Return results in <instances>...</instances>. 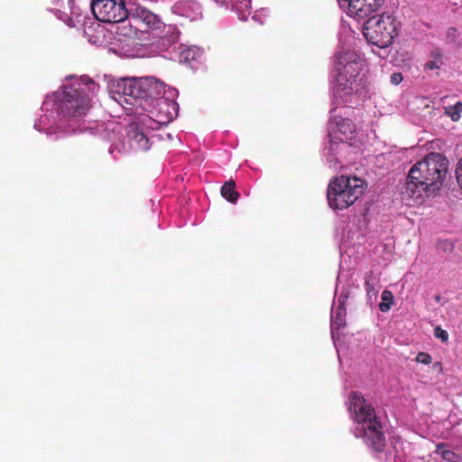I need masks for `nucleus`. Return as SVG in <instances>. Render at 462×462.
<instances>
[{
    "label": "nucleus",
    "mask_w": 462,
    "mask_h": 462,
    "mask_svg": "<svg viewBox=\"0 0 462 462\" xmlns=\"http://www.w3.org/2000/svg\"><path fill=\"white\" fill-rule=\"evenodd\" d=\"M448 171V159L438 152H431L414 164L400 189L404 204L414 207L420 204L425 197L438 191L442 187Z\"/></svg>",
    "instance_id": "obj_1"
},
{
    "label": "nucleus",
    "mask_w": 462,
    "mask_h": 462,
    "mask_svg": "<svg viewBox=\"0 0 462 462\" xmlns=\"http://www.w3.org/2000/svg\"><path fill=\"white\" fill-rule=\"evenodd\" d=\"M110 95L120 105L145 106L164 97L165 86L158 79H125L110 86Z\"/></svg>",
    "instance_id": "obj_2"
},
{
    "label": "nucleus",
    "mask_w": 462,
    "mask_h": 462,
    "mask_svg": "<svg viewBox=\"0 0 462 462\" xmlns=\"http://www.w3.org/2000/svg\"><path fill=\"white\" fill-rule=\"evenodd\" d=\"M348 410L354 415V420L363 425L365 444L377 453L383 452L385 436L374 406L367 402L362 393L353 392L348 396Z\"/></svg>",
    "instance_id": "obj_3"
},
{
    "label": "nucleus",
    "mask_w": 462,
    "mask_h": 462,
    "mask_svg": "<svg viewBox=\"0 0 462 462\" xmlns=\"http://www.w3.org/2000/svg\"><path fill=\"white\" fill-rule=\"evenodd\" d=\"M362 60L353 51L337 54L335 94L345 102L353 95H359L364 89L365 81L360 75Z\"/></svg>",
    "instance_id": "obj_4"
},
{
    "label": "nucleus",
    "mask_w": 462,
    "mask_h": 462,
    "mask_svg": "<svg viewBox=\"0 0 462 462\" xmlns=\"http://www.w3.org/2000/svg\"><path fill=\"white\" fill-rule=\"evenodd\" d=\"M365 181L358 177H336L327 189L331 208L344 209L352 206L365 192Z\"/></svg>",
    "instance_id": "obj_5"
},
{
    "label": "nucleus",
    "mask_w": 462,
    "mask_h": 462,
    "mask_svg": "<svg viewBox=\"0 0 462 462\" xmlns=\"http://www.w3.org/2000/svg\"><path fill=\"white\" fill-rule=\"evenodd\" d=\"M399 22L396 17L389 13L373 16L367 19L364 24V36L369 43L378 48L385 49L393 44V41L398 35Z\"/></svg>",
    "instance_id": "obj_6"
},
{
    "label": "nucleus",
    "mask_w": 462,
    "mask_h": 462,
    "mask_svg": "<svg viewBox=\"0 0 462 462\" xmlns=\"http://www.w3.org/2000/svg\"><path fill=\"white\" fill-rule=\"evenodd\" d=\"M90 103L91 99L83 89L65 87L62 89L60 109L64 117L80 118L91 107Z\"/></svg>",
    "instance_id": "obj_7"
},
{
    "label": "nucleus",
    "mask_w": 462,
    "mask_h": 462,
    "mask_svg": "<svg viewBox=\"0 0 462 462\" xmlns=\"http://www.w3.org/2000/svg\"><path fill=\"white\" fill-rule=\"evenodd\" d=\"M91 10L95 18L103 23H118L128 16L125 0H92Z\"/></svg>",
    "instance_id": "obj_8"
},
{
    "label": "nucleus",
    "mask_w": 462,
    "mask_h": 462,
    "mask_svg": "<svg viewBox=\"0 0 462 462\" xmlns=\"http://www.w3.org/2000/svg\"><path fill=\"white\" fill-rule=\"evenodd\" d=\"M347 5V14L359 21L376 12L384 0H341Z\"/></svg>",
    "instance_id": "obj_9"
},
{
    "label": "nucleus",
    "mask_w": 462,
    "mask_h": 462,
    "mask_svg": "<svg viewBox=\"0 0 462 462\" xmlns=\"http://www.w3.org/2000/svg\"><path fill=\"white\" fill-rule=\"evenodd\" d=\"M176 104L171 99H159L152 104H148L143 109L149 111L152 116L157 117L160 123H167L175 116Z\"/></svg>",
    "instance_id": "obj_10"
},
{
    "label": "nucleus",
    "mask_w": 462,
    "mask_h": 462,
    "mask_svg": "<svg viewBox=\"0 0 462 462\" xmlns=\"http://www.w3.org/2000/svg\"><path fill=\"white\" fill-rule=\"evenodd\" d=\"M127 135L132 147L140 151H147L150 149V141L148 137L144 135L137 126H131L128 130Z\"/></svg>",
    "instance_id": "obj_11"
},
{
    "label": "nucleus",
    "mask_w": 462,
    "mask_h": 462,
    "mask_svg": "<svg viewBox=\"0 0 462 462\" xmlns=\"http://www.w3.org/2000/svg\"><path fill=\"white\" fill-rule=\"evenodd\" d=\"M139 18L143 23H146L147 26L152 30H157L161 26V20L157 14L152 13L148 9H142L139 12Z\"/></svg>",
    "instance_id": "obj_12"
},
{
    "label": "nucleus",
    "mask_w": 462,
    "mask_h": 462,
    "mask_svg": "<svg viewBox=\"0 0 462 462\" xmlns=\"http://www.w3.org/2000/svg\"><path fill=\"white\" fill-rule=\"evenodd\" d=\"M221 195L228 202L236 203L239 198V193L236 190V182L233 180L226 181L221 188Z\"/></svg>",
    "instance_id": "obj_13"
},
{
    "label": "nucleus",
    "mask_w": 462,
    "mask_h": 462,
    "mask_svg": "<svg viewBox=\"0 0 462 462\" xmlns=\"http://www.w3.org/2000/svg\"><path fill=\"white\" fill-rule=\"evenodd\" d=\"M436 452L447 462H460L458 455L449 449H447V444H438Z\"/></svg>",
    "instance_id": "obj_14"
},
{
    "label": "nucleus",
    "mask_w": 462,
    "mask_h": 462,
    "mask_svg": "<svg viewBox=\"0 0 462 462\" xmlns=\"http://www.w3.org/2000/svg\"><path fill=\"white\" fill-rule=\"evenodd\" d=\"M365 289L367 296H375L374 275L373 272H368L365 276Z\"/></svg>",
    "instance_id": "obj_15"
},
{
    "label": "nucleus",
    "mask_w": 462,
    "mask_h": 462,
    "mask_svg": "<svg viewBox=\"0 0 462 462\" xmlns=\"http://www.w3.org/2000/svg\"><path fill=\"white\" fill-rule=\"evenodd\" d=\"M381 300H383V302L379 304V310L383 312H387L391 306H393V292L384 290L383 293H381Z\"/></svg>",
    "instance_id": "obj_16"
},
{
    "label": "nucleus",
    "mask_w": 462,
    "mask_h": 462,
    "mask_svg": "<svg viewBox=\"0 0 462 462\" xmlns=\"http://www.w3.org/2000/svg\"><path fill=\"white\" fill-rule=\"evenodd\" d=\"M461 113H462V102H457L454 106L446 107V114L453 121L459 120L461 117Z\"/></svg>",
    "instance_id": "obj_17"
},
{
    "label": "nucleus",
    "mask_w": 462,
    "mask_h": 462,
    "mask_svg": "<svg viewBox=\"0 0 462 462\" xmlns=\"http://www.w3.org/2000/svg\"><path fill=\"white\" fill-rule=\"evenodd\" d=\"M337 130L343 133L344 134H353L355 130V125L349 119H343L337 123Z\"/></svg>",
    "instance_id": "obj_18"
},
{
    "label": "nucleus",
    "mask_w": 462,
    "mask_h": 462,
    "mask_svg": "<svg viewBox=\"0 0 462 462\" xmlns=\"http://www.w3.org/2000/svg\"><path fill=\"white\" fill-rule=\"evenodd\" d=\"M438 248L444 253H452L455 248V242L450 239H442L438 242Z\"/></svg>",
    "instance_id": "obj_19"
},
{
    "label": "nucleus",
    "mask_w": 462,
    "mask_h": 462,
    "mask_svg": "<svg viewBox=\"0 0 462 462\" xmlns=\"http://www.w3.org/2000/svg\"><path fill=\"white\" fill-rule=\"evenodd\" d=\"M416 362L422 365H430L431 363V356L426 352H420L415 358Z\"/></svg>",
    "instance_id": "obj_20"
},
{
    "label": "nucleus",
    "mask_w": 462,
    "mask_h": 462,
    "mask_svg": "<svg viewBox=\"0 0 462 462\" xmlns=\"http://www.w3.org/2000/svg\"><path fill=\"white\" fill-rule=\"evenodd\" d=\"M435 337L440 338L442 342H447L448 339V333L442 329L440 327H436Z\"/></svg>",
    "instance_id": "obj_21"
},
{
    "label": "nucleus",
    "mask_w": 462,
    "mask_h": 462,
    "mask_svg": "<svg viewBox=\"0 0 462 462\" xmlns=\"http://www.w3.org/2000/svg\"><path fill=\"white\" fill-rule=\"evenodd\" d=\"M403 80V76L399 72H394L390 76V82L397 86Z\"/></svg>",
    "instance_id": "obj_22"
},
{
    "label": "nucleus",
    "mask_w": 462,
    "mask_h": 462,
    "mask_svg": "<svg viewBox=\"0 0 462 462\" xmlns=\"http://www.w3.org/2000/svg\"><path fill=\"white\" fill-rule=\"evenodd\" d=\"M51 11L55 15V17L60 21H63L64 18H66V16H68V14L65 12L61 11L60 9H51Z\"/></svg>",
    "instance_id": "obj_23"
},
{
    "label": "nucleus",
    "mask_w": 462,
    "mask_h": 462,
    "mask_svg": "<svg viewBox=\"0 0 462 462\" xmlns=\"http://www.w3.org/2000/svg\"><path fill=\"white\" fill-rule=\"evenodd\" d=\"M448 37L451 39V41H455L457 38V29L449 28L448 31Z\"/></svg>",
    "instance_id": "obj_24"
},
{
    "label": "nucleus",
    "mask_w": 462,
    "mask_h": 462,
    "mask_svg": "<svg viewBox=\"0 0 462 462\" xmlns=\"http://www.w3.org/2000/svg\"><path fill=\"white\" fill-rule=\"evenodd\" d=\"M62 21L69 27H70V28H74L75 27L74 20L69 15L66 16V18H64V20H62Z\"/></svg>",
    "instance_id": "obj_25"
},
{
    "label": "nucleus",
    "mask_w": 462,
    "mask_h": 462,
    "mask_svg": "<svg viewBox=\"0 0 462 462\" xmlns=\"http://www.w3.org/2000/svg\"><path fill=\"white\" fill-rule=\"evenodd\" d=\"M426 68H427L428 69H439V66H438V64H437V62H436V61H434V60H430V61H429V62L426 64Z\"/></svg>",
    "instance_id": "obj_26"
},
{
    "label": "nucleus",
    "mask_w": 462,
    "mask_h": 462,
    "mask_svg": "<svg viewBox=\"0 0 462 462\" xmlns=\"http://www.w3.org/2000/svg\"><path fill=\"white\" fill-rule=\"evenodd\" d=\"M189 52H190V51L186 52L185 59H189Z\"/></svg>",
    "instance_id": "obj_27"
},
{
    "label": "nucleus",
    "mask_w": 462,
    "mask_h": 462,
    "mask_svg": "<svg viewBox=\"0 0 462 462\" xmlns=\"http://www.w3.org/2000/svg\"><path fill=\"white\" fill-rule=\"evenodd\" d=\"M439 365V366H440L441 365H440V363H436V365Z\"/></svg>",
    "instance_id": "obj_28"
}]
</instances>
